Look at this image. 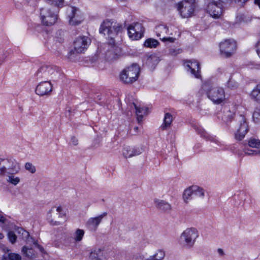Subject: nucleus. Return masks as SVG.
I'll return each instance as SVG.
<instances>
[{
	"mask_svg": "<svg viewBox=\"0 0 260 260\" xmlns=\"http://www.w3.org/2000/svg\"><path fill=\"white\" fill-rule=\"evenodd\" d=\"M140 72V67L137 63H133L121 71L120 79L124 84H132L138 80Z\"/></svg>",
	"mask_w": 260,
	"mask_h": 260,
	"instance_id": "nucleus-1",
	"label": "nucleus"
},
{
	"mask_svg": "<svg viewBox=\"0 0 260 260\" xmlns=\"http://www.w3.org/2000/svg\"><path fill=\"white\" fill-rule=\"evenodd\" d=\"M122 26L113 20H106L101 25L100 33L107 35L112 40L122 30Z\"/></svg>",
	"mask_w": 260,
	"mask_h": 260,
	"instance_id": "nucleus-2",
	"label": "nucleus"
},
{
	"mask_svg": "<svg viewBox=\"0 0 260 260\" xmlns=\"http://www.w3.org/2000/svg\"><path fill=\"white\" fill-rule=\"evenodd\" d=\"M198 237L199 233L196 228H187L181 234L179 241L183 247L191 248L194 245Z\"/></svg>",
	"mask_w": 260,
	"mask_h": 260,
	"instance_id": "nucleus-3",
	"label": "nucleus"
},
{
	"mask_svg": "<svg viewBox=\"0 0 260 260\" xmlns=\"http://www.w3.org/2000/svg\"><path fill=\"white\" fill-rule=\"evenodd\" d=\"M20 171L19 163L14 158H0V175L15 174Z\"/></svg>",
	"mask_w": 260,
	"mask_h": 260,
	"instance_id": "nucleus-4",
	"label": "nucleus"
},
{
	"mask_svg": "<svg viewBox=\"0 0 260 260\" xmlns=\"http://www.w3.org/2000/svg\"><path fill=\"white\" fill-rule=\"evenodd\" d=\"M198 0H183L178 4V9L183 18L191 17L198 3Z\"/></svg>",
	"mask_w": 260,
	"mask_h": 260,
	"instance_id": "nucleus-5",
	"label": "nucleus"
},
{
	"mask_svg": "<svg viewBox=\"0 0 260 260\" xmlns=\"http://www.w3.org/2000/svg\"><path fill=\"white\" fill-rule=\"evenodd\" d=\"M205 193L201 187L193 185L187 188L183 192V199L186 203L192 199H200L203 198Z\"/></svg>",
	"mask_w": 260,
	"mask_h": 260,
	"instance_id": "nucleus-6",
	"label": "nucleus"
},
{
	"mask_svg": "<svg viewBox=\"0 0 260 260\" xmlns=\"http://www.w3.org/2000/svg\"><path fill=\"white\" fill-rule=\"evenodd\" d=\"M40 15L43 23L46 25L54 24L57 19V11L48 7L42 8Z\"/></svg>",
	"mask_w": 260,
	"mask_h": 260,
	"instance_id": "nucleus-7",
	"label": "nucleus"
},
{
	"mask_svg": "<svg viewBox=\"0 0 260 260\" xmlns=\"http://www.w3.org/2000/svg\"><path fill=\"white\" fill-rule=\"evenodd\" d=\"M219 47L221 55L225 57H230L235 53L236 42L233 39L225 40L220 43Z\"/></svg>",
	"mask_w": 260,
	"mask_h": 260,
	"instance_id": "nucleus-8",
	"label": "nucleus"
},
{
	"mask_svg": "<svg viewBox=\"0 0 260 260\" xmlns=\"http://www.w3.org/2000/svg\"><path fill=\"white\" fill-rule=\"evenodd\" d=\"M63 216L61 206L53 207L48 212L47 218L51 224L57 225L61 223V220Z\"/></svg>",
	"mask_w": 260,
	"mask_h": 260,
	"instance_id": "nucleus-9",
	"label": "nucleus"
},
{
	"mask_svg": "<svg viewBox=\"0 0 260 260\" xmlns=\"http://www.w3.org/2000/svg\"><path fill=\"white\" fill-rule=\"evenodd\" d=\"M208 97L214 103L220 104L225 100V93L223 88L211 86L207 91Z\"/></svg>",
	"mask_w": 260,
	"mask_h": 260,
	"instance_id": "nucleus-10",
	"label": "nucleus"
},
{
	"mask_svg": "<svg viewBox=\"0 0 260 260\" xmlns=\"http://www.w3.org/2000/svg\"><path fill=\"white\" fill-rule=\"evenodd\" d=\"M69 23L72 25L80 24L83 20V16L81 11L75 7H71L68 10Z\"/></svg>",
	"mask_w": 260,
	"mask_h": 260,
	"instance_id": "nucleus-11",
	"label": "nucleus"
},
{
	"mask_svg": "<svg viewBox=\"0 0 260 260\" xmlns=\"http://www.w3.org/2000/svg\"><path fill=\"white\" fill-rule=\"evenodd\" d=\"M90 42V39L87 37H78L74 42V51L77 53L84 52L87 49Z\"/></svg>",
	"mask_w": 260,
	"mask_h": 260,
	"instance_id": "nucleus-12",
	"label": "nucleus"
},
{
	"mask_svg": "<svg viewBox=\"0 0 260 260\" xmlns=\"http://www.w3.org/2000/svg\"><path fill=\"white\" fill-rule=\"evenodd\" d=\"M144 31V28L141 23H136L131 24L128 27V34L129 37L134 40L141 39Z\"/></svg>",
	"mask_w": 260,
	"mask_h": 260,
	"instance_id": "nucleus-13",
	"label": "nucleus"
},
{
	"mask_svg": "<svg viewBox=\"0 0 260 260\" xmlns=\"http://www.w3.org/2000/svg\"><path fill=\"white\" fill-rule=\"evenodd\" d=\"M248 131V127L245 118L243 116H240L238 120L237 132L235 134L236 139L242 140L245 137Z\"/></svg>",
	"mask_w": 260,
	"mask_h": 260,
	"instance_id": "nucleus-14",
	"label": "nucleus"
},
{
	"mask_svg": "<svg viewBox=\"0 0 260 260\" xmlns=\"http://www.w3.org/2000/svg\"><path fill=\"white\" fill-rule=\"evenodd\" d=\"M222 5L217 2L210 3L207 7V11L210 15L215 19L219 18L222 13Z\"/></svg>",
	"mask_w": 260,
	"mask_h": 260,
	"instance_id": "nucleus-15",
	"label": "nucleus"
},
{
	"mask_svg": "<svg viewBox=\"0 0 260 260\" xmlns=\"http://www.w3.org/2000/svg\"><path fill=\"white\" fill-rule=\"evenodd\" d=\"M248 146L253 148L250 149L245 148L244 153L248 155H256L260 154V140L254 138H250L248 141Z\"/></svg>",
	"mask_w": 260,
	"mask_h": 260,
	"instance_id": "nucleus-16",
	"label": "nucleus"
},
{
	"mask_svg": "<svg viewBox=\"0 0 260 260\" xmlns=\"http://www.w3.org/2000/svg\"><path fill=\"white\" fill-rule=\"evenodd\" d=\"M107 215V212H104L102 214L94 217L89 218L85 223L86 226L90 230L95 231L103 218Z\"/></svg>",
	"mask_w": 260,
	"mask_h": 260,
	"instance_id": "nucleus-17",
	"label": "nucleus"
},
{
	"mask_svg": "<svg viewBox=\"0 0 260 260\" xmlns=\"http://www.w3.org/2000/svg\"><path fill=\"white\" fill-rule=\"evenodd\" d=\"M52 90V85L49 81H44L39 83L36 88V92L40 96L50 94Z\"/></svg>",
	"mask_w": 260,
	"mask_h": 260,
	"instance_id": "nucleus-18",
	"label": "nucleus"
},
{
	"mask_svg": "<svg viewBox=\"0 0 260 260\" xmlns=\"http://www.w3.org/2000/svg\"><path fill=\"white\" fill-rule=\"evenodd\" d=\"M184 66L188 68L191 73L197 78H200L201 75L200 73V67L199 62L195 60H187L184 62Z\"/></svg>",
	"mask_w": 260,
	"mask_h": 260,
	"instance_id": "nucleus-19",
	"label": "nucleus"
},
{
	"mask_svg": "<svg viewBox=\"0 0 260 260\" xmlns=\"http://www.w3.org/2000/svg\"><path fill=\"white\" fill-rule=\"evenodd\" d=\"M39 73L41 74V77L43 79L50 80L54 77L57 74L55 69L51 67H46L42 68Z\"/></svg>",
	"mask_w": 260,
	"mask_h": 260,
	"instance_id": "nucleus-20",
	"label": "nucleus"
},
{
	"mask_svg": "<svg viewBox=\"0 0 260 260\" xmlns=\"http://www.w3.org/2000/svg\"><path fill=\"white\" fill-rule=\"evenodd\" d=\"M143 151V149L140 147H132L129 146L125 147L123 150V155L127 158L140 154Z\"/></svg>",
	"mask_w": 260,
	"mask_h": 260,
	"instance_id": "nucleus-21",
	"label": "nucleus"
},
{
	"mask_svg": "<svg viewBox=\"0 0 260 260\" xmlns=\"http://www.w3.org/2000/svg\"><path fill=\"white\" fill-rule=\"evenodd\" d=\"M89 257L92 260H105L106 259L104 250L101 248L92 249L90 252Z\"/></svg>",
	"mask_w": 260,
	"mask_h": 260,
	"instance_id": "nucleus-22",
	"label": "nucleus"
},
{
	"mask_svg": "<svg viewBox=\"0 0 260 260\" xmlns=\"http://www.w3.org/2000/svg\"><path fill=\"white\" fill-rule=\"evenodd\" d=\"M154 202L156 207L163 211L167 212L171 209V205L164 200L155 199Z\"/></svg>",
	"mask_w": 260,
	"mask_h": 260,
	"instance_id": "nucleus-23",
	"label": "nucleus"
},
{
	"mask_svg": "<svg viewBox=\"0 0 260 260\" xmlns=\"http://www.w3.org/2000/svg\"><path fill=\"white\" fill-rule=\"evenodd\" d=\"M155 32L160 39H165V36L168 35H172V33L169 34V28L167 25H159L155 27Z\"/></svg>",
	"mask_w": 260,
	"mask_h": 260,
	"instance_id": "nucleus-24",
	"label": "nucleus"
},
{
	"mask_svg": "<svg viewBox=\"0 0 260 260\" xmlns=\"http://www.w3.org/2000/svg\"><path fill=\"white\" fill-rule=\"evenodd\" d=\"M118 53V48L115 46H111L106 53V57L108 60H112L117 57Z\"/></svg>",
	"mask_w": 260,
	"mask_h": 260,
	"instance_id": "nucleus-25",
	"label": "nucleus"
},
{
	"mask_svg": "<svg viewBox=\"0 0 260 260\" xmlns=\"http://www.w3.org/2000/svg\"><path fill=\"white\" fill-rule=\"evenodd\" d=\"M144 60L148 66L153 68L159 62V59L156 55L152 54L147 56L146 58H144Z\"/></svg>",
	"mask_w": 260,
	"mask_h": 260,
	"instance_id": "nucleus-26",
	"label": "nucleus"
},
{
	"mask_svg": "<svg viewBox=\"0 0 260 260\" xmlns=\"http://www.w3.org/2000/svg\"><path fill=\"white\" fill-rule=\"evenodd\" d=\"M133 105L136 110V114L137 115L138 121L139 123H140L142 121L143 115L146 114L147 109L140 108L135 103H133Z\"/></svg>",
	"mask_w": 260,
	"mask_h": 260,
	"instance_id": "nucleus-27",
	"label": "nucleus"
},
{
	"mask_svg": "<svg viewBox=\"0 0 260 260\" xmlns=\"http://www.w3.org/2000/svg\"><path fill=\"white\" fill-rule=\"evenodd\" d=\"M173 121L172 115L169 113L165 114L164 119V122L161 126V128L162 130L166 129L168 127H170Z\"/></svg>",
	"mask_w": 260,
	"mask_h": 260,
	"instance_id": "nucleus-28",
	"label": "nucleus"
},
{
	"mask_svg": "<svg viewBox=\"0 0 260 260\" xmlns=\"http://www.w3.org/2000/svg\"><path fill=\"white\" fill-rule=\"evenodd\" d=\"M250 96L252 100L260 104V84L257 85L252 90Z\"/></svg>",
	"mask_w": 260,
	"mask_h": 260,
	"instance_id": "nucleus-29",
	"label": "nucleus"
},
{
	"mask_svg": "<svg viewBox=\"0 0 260 260\" xmlns=\"http://www.w3.org/2000/svg\"><path fill=\"white\" fill-rule=\"evenodd\" d=\"M165 256V252L162 250H158L154 254L151 255L145 260H162Z\"/></svg>",
	"mask_w": 260,
	"mask_h": 260,
	"instance_id": "nucleus-30",
	"label": "nucleus"
},
{
	"mask_svg": "<svg viewBox=\"0 0 260 260\" xmlns=\"http://www.w3.org/2000/svg\"><path fill=\"white\" fill-rule=\"evenodd\" d=\"M16 232L19 238H21L22 240H27L29 238V233L22 228H18L16 230Z\"/></svg>",
	"mask_w": 260,
	"mask_h": 260,
	"instance_id": "nucleus-31",
	"label": "nucleus"
},
{
	"mask_svg": "<svg viewBox=\"0 0 260 260\" xmlns=\"http://www.w3.org/2000/svg\"><path fill=\"white\" fill-rule=\"evenodd\" d=\"M22 252L24 255L28 258H33L36 256L34 250L32 248H28L26 246L22 248Z\"/></svg>",
	"mask_w": 260,
	"mask_h": 260,
	"instance_id": "nucleus-32",
	"label": "nucleus"
},
{
	"mask_svg": "<svg viewBox=\"0 0 260 260\" xmlns=\"http://www.w3.org/2000/svg\"><path fill=\"white\" fill-rule=\"evenodd\" d=\"M2 260H22V259L19 254L15 253H11L8 255L4 256Z\"/></svg>",
	"mask_w": 260,
	"mask_h": 260,
	"instance_id": "nucleus-33",
	"label": "nucleus"
},
{
	"mask_svg": "<svg viewBox=\"0 0 260 260\" xmlns=\"http://www.w3.org/2000/svg\"><path fill=\"white\" fill-rule=\"evenodd\" d=\"M158 44V42L153 39H148L145 41L144 45L145 47L153 48L155 47Z\"/></svg>",
	"mask_w": 260,
	"mask_h": 260,
	"instance_id": "nucleus-34",
	"label": "nucleus"
},
{
	"mask_svg": "<svg viewBox=\"0 0 260 260\" xmlns=\"http://www.w3.org/2000/svg\"><path fill=\"white\" fill-rule=\"evenodd\" d=\"M84 235V231L81 229H77L75 233L74 239L76 242H79L82 240Z\"/></svg>",
	"mask_w": 260,
	"mask_h": 260,
	"instance_id": "nucleus-35",
	"label": "nucleus"
},
{
	"mask_svg": "<svg viewBox=\"0 0 260 260\" xmlns=\"http://www.w3.org/2000/svg\"><path fill=\"white\" fill-rule=\"evenodd\" d=\"M8 176V179H7V181L14 185H16L18 184L20 181V179L18 177H15L12 174H10Z\"/></svg>",
	"mask_w": 260,
	"mask_h": 260,
	"instance_id": "nucleus-36",
	"label": "nucleus"
},
{
	"mask_svg": "<svg viewBox=\"0 0 260 260\" xmlns=\"http://www.w3.org/2000/svg\"><path fill=\"white\" fill-rule=\"evenodd\" d=\"M226 85L229 88H235L238 86V83L233 79V76L231 75L226 83Z\"/></svg>",
	"mask_w": 260,
	"mask_h": 260,
	"instance_id": "nucleus-37",
	"label": "nucleus"
},
{
	"mask_svg": "<svg viewBox=\"0 0 260 260\" xmlns=\"http://www.w3.org/2000/svg\"><path fill=\"white\" fill-rule=\"evenodd\" d=\"M17 236L13 231H10L8 233V238L10 242L14 244L16 242Z\"/></svg>",
	"mask_w": 260,
	"mask_h": 260,
	"instance_id": "nucleus-38",
	"label": "nucleus"
},
{
	"mask_svg": "<svg viewBox=\"0 0 260 260\" xmlns=\"http://www.w3.org/2000/svg\"><path fill=\"white\" fill-rule=\"evenodd\" d=\"M25 168L26 170L32 174L35 173L36 171L35 167L30 162H26L25 164Z\"/></svg>",
	"mask_w": 260,
	"mask_h": 260,
	"instance_id": "nucleus-39",
	"label": "nucleus"
},
{
	"mask_svg": "<svg viewBox=\"0 0 260 260\" xmlns=\"http://www.w3.org/2000/svg\"><path fill=\"white\" fill-rule=\"evenodd\" d=\"M260 117V109L256 108L253 113V118L255 122H258Z\"/></svg>",
	"mask_w": 260,
	"mask_h": 260,
	"instance_id": "nucleus-40",
	"label": "nucleus"
},
{
	"mask_svg": "<svg viewBox=\"0 0 260 260\" xmlns=\"http://www.w3.org/2000/svg\"><path fill=\"white\" fill-rule=\"evenodd\" d=\"M198 133L201 135V137H203L209 140H211V137L204 129L200 128L198 131Z\"/></svg>",
	"mask_w": 260,
	"mask_h": 260,
	"instance_id": "nucleus-41",
	"label": "nucleus"
},
{
	"mask_svg": "<svg viewBox=\"0 0 260 260\" xmlns=\"http://www.w3.org/2000/svg\"><path fill=\"white\" fill-rule=\"evenodd\" d=\"M164 42L169 41L170 42H174L175 40V39L172 37H167L166 36H165V39H161Z\"/></svg>",
	"mask_w": 260,
	"mask_h": 260,
	"instance_id": "nucleus-42",
	"label": "nucleus"
},
{
	"mask_svg": "<svg viewBox=\"0 0 260 260\" xmlns=\"http://www.w3.org/2000/svg\"><path fill=\"white\" fill-rule=\"evenodd\" d=\"M71 143L72 145L76 146L78 144V140L75 137L73 136L71 138Z\"/></svg>",
	"mask_w": 260,
	"mask_h": 260,
	"instance_id": "nucleus-43",
	"label": "nucleus"
},
{
	"mask_svg": "<svg viewBox=\"0 0 260 260\" xmlns=\"http://www.w3.org/2000/svg\"><path fill=\"white\" fill-rule=\"evenodd\" d=\"M172 55H176L177 54L179 53V50H175L174 49H171L170 50V53Z\"/></svg>",
	"mask_w": 260,
	"mask_h": 260,
	"instance_id": "nucleus-44",
	"label": "nucleus"
},
{
	"mask_svg": "<svg viewBox=\"0 0 260 260\" xmlns=\"http://www.w3.org/2000/svg\"><path fill=\"white\" fill-rule=\"evenodd\" d=\"M256 50L258 55L260 57V40L257 42V43L256 45Z\"/></svg>",
	"mask_w": 260,
	"mask_h": 260,
	"instance_id": "nucleus-45",
	"label": "nucleus"
},
{
	"mask_svg": "<svg viewBox=\"0 0 260 260\" xmlns=\"http://www.w3.org/2000/svg\"><path fill=\"white\" fill-rule=\"evenodd\" d=\"M248 0H235V2L239 4L240 5H242L244 4Z\"/></svg>",
	"mask_w": 260,
	"mask_h": 260,
	"instance_id": "nucleus-46",
	"label": "nucleus"
},
{
	"mask_svg": "<svg viewBox=\"0 0 260 260\" xmlns=\"http://www.w3.org/2000/svg\"><path fill=\"white\" fill-rule=\"evenodd\" d=\"M217 252L221 256H223L224 255V251L221 248H218L217 249Z\"/></svg>",
	"mask_w": 260,
	"mask_h": 260,
	"instance_id": "nucleus-47",
	"label": "nucleus"
},
{
	"mask_svg": "<svg viewBox=\"0 0 260 260\" xmlns=\"http://www.w3.org/2000/svg\"><path fill=\"white\" fill-rule=\"evenodd\" d=\"M5 217L4 216V215L0 214V222L4 223L5 221Z\"/></svg>",
	"mask_w": 260,
	"mask_h": 260,
	"instance_id": "nucleus-48",
	"label": "nucleus"
},
{
	"mask_svg": "<svg viewBox=\"0 0 260 260\" xmlns=\"http://www.w3.org/2000/svg\"><path fill=\"white\" fill-rule=\"evenodd\" d=\"M134 131H135V133L134 134V135H136V134H138L140 132L139 128L137 126H135L134 127Z\"/></svg>",
	"mask_w": 260,
	"mask_h": 260,
	"instance_id": "nucleus-49",
	"label": "nucleus"
},
{
	"mask_svg": "<svg viewBox=\"0 0 260 260\" xmlns=\"http://www.w3.org/2000/svg\"><path fill=\"white\" fill-rule=\"evenodd\" d=\"M37 247L40 250V251L41 252H44V249L43 247H42L41 246H40L39 245H36Z\"/></svg>",
	"mask_w": 260,
	"mask_h": 260,
	"instance_id": "nucleus-50",
	"label": "nucleus"
},
{
	"mask_svg": "<svg viewBox=\"0 0 260 260\" xmlns=\"http://www.w3.org/2000/svg\"><path fill=\"white\" fill-rule=\"evenodd\" d=\"M254 4L260 8V0H254Z\"/></svg>",
	"mask_w": 260,
	"mask_h": 260,
	"instance_id": "nucleus-51",
	"label": "nucleus"
},
{
	"mask_svg": "<svg viewBox=\"0 0 260 260\" xmlns=\"http://www.w3.org/2000/svg\"><path fill=\"white\" fill-rule=\"evenodd\" d=\"M221 2L223 3H228L230 2L231 0H220Z\"/></svg>",
	"mask_w": 260,
	"mask_h": 260,
	"instance_id": "nucleus-52",
	"label": "nucleus"
},
{
	"mask_svg": "<svg viewBox=\"0 0 260 260\" xmlns=\"http://www.w3.org/2000/svg\"><path fill=\"white\" fill-rule=\"evenodd\" d=\"M4 238V235L3 233H0V240L3 239Z\"/></svg>",
	"mask_w": 260,
	"mask_h": 260,
	"instance_id": "nucleus-53",
	"label": "nucleus"
},
{
	"mask_svg": "<svg viewBox=\"0 0 260 260\" xmlns=\"http://www.w3.org/2000/svg\"><path fill=\"white\" fill-rule=\"evenodd\" d=\"M72 61H73L75 59V58H69Z\"/></svg>",
	"mask_w": 260,
	"mask_h": 260,
	"instance_id": "nucleus-54",
	"label": "nucleus"
},
{
	"mask_svg": "<svg viewBox=\"0 0 260 260\" xmlns=\"http://www.w3.org/2000/svg\"><path fill=\"white\" fill-rule=\"evenodd\" d=\"M26 1H27V2H29V1H30V0H26Z\"/></svg>",
	"mask_w": 260,
	"mask_h": 260,
	"instance_id": "nucleus-55",
	"label": "nucleus"
}]
</instances>
